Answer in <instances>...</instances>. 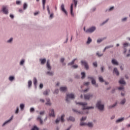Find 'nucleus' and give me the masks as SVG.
Listing matches in <instances>:
<instances>
[{"label":"nucleus","mask_w":130,"mask_h":130,"mask_svg":"<svg viewBox=\"0 0 130 130\" xmlns=\"http://www.w3.org/2000/svg\"><path fill=\"white\" fill-rule=\"evenodd\" d=\"M76 104H79V105H81L82 106V110H86V109H94V107H86L88 105L87 103L84 102H79L76 103Z\"/></svg>","instance_id":"f257e3e1"},{"label":"nucleus","mask_w":130,"mask_h":130,"mask_svg":"<svg viewBox=\"0 0 130 130\" xmlns=\"http://www.w3.org/2000/svg\"><path fill=\"white\" fill-rule=\"evenodd\" d=\"M87 119V117H82V118L81 119V122H80V125L82 126L83 125H88V126H89V127H92L93 126V123L91 122H89L88 124L86 123H84L82 121H84Z\"/></svg>","instance_id":"f03ea898"},{"label":"nucleus","mask_w":130,"mask_h":130,"mask_svg":"<svg viewBox=\"0 0 130 130\" xmlns=\"http://www.w3.org/2000/svg\"><path fill=\"white\" fill-rule=\"evenodd\" d=\"M70 99H75V94L73 93L67 94L66 97V101L67 102H70Z\"/></svg>","instance_id":"7ed1b4c3"},{"label":"nucleus","mask_w":130,"mask_h":130,"mask_svg":"<svg viewBox=\"0 0 130 130\" xmlns=\"http://www.w3.org/2000/svg\"><path fill=\"white\" fill-rule=\"evenodd\" d=\"M96 107L98 108V109L100 110H103V109H104V105L101 104V101H99L96 103Z\"/></svg>","instance_id":"20e7f679"},{"label":"nucleus","mask_w":130,"mask_h":130,"mask_svg":"<svg viewBox=\"0 0 130 130\" xmlns=\"http://www.w3.org/2000/svg\"><path fill=\"white\" fill-rule=\"evenodd\" d=\"M88 79H90L91 80V83L95 86V87H98V84H96V80L93 78V77L89 76Z\"/></svg>","instance_id":"39448f33"},{"label":"nucleus","mask_w":130,"mask_h":130,"mask_svg":"<svg viewBox=\"0 0 130 130\" xmlns=\"http://www.w3.org/2000/svg\"><path fill=\"white\" fill-rule=\"evenodd\" d=\"M81 64L84 66L86 70H89V66H88V63L85 60H82Z\"/></svg>","instance_id":"423d86ee"},{"label":"nucleus","mask_w":130,"mask_h":130,"mask_svg":"<svg viewBox=\"0 0 130 130\" xmlns=\"http://www.w3.org/2000/svg\"><path fill=\"white\" fill-rule=\"evenodd\" d=\"M91 98H93V94H92L84 95V99L86 100H89V99H91Z\"/></svg>","instance_id":"0eeeda50"},{"label":"nucleus","mask_w":130,"mask_h":130,"mask_svg":"<svg viewBox=\"0 0 130 130\" xmlns=\"http://www.w3.org/2000/svg\"><path fill=\"white\" fill-rule=\"evenodd\" d=\"M61 10L63 13H64L67 16H68V12H67V10L64 9V4H62L61 5Z\"/></svg>","instance_id":"6e6552de"},{"label":"nucleus","mask_w":130,"mask_h":130,"mask_svg":"<svg viewBox=\"0 0 130 130\" xmlns=\"http://www.w3.org/2000/svg\"><path fill=\"white\" fill-rule=\"evenodd\" d=\"M95 30H96V27L92 26L90 28H89L87 31L86 32H94V31H95Z\"/></svg>","instance_id":"1a4fd4ad"},{"label":"nucleus","mask_w":130,"mask_h":130,"mask_svg":"<svg viewBox=\"0 0 130 130\" xmlns=\"http://www.w3.org/2000/svg\"><path fill=\"white\" fill-rule=\"evenodd\" d=\"M50 116H52V117H54V110L53 109H51L50 110V114H49Z\"/></svg>","instance_id":"9d476101"},{"label":"nucleus","mask_w":130,"mask_h":130,"mask_svg":"<svg viewBox=\"0 0 130 130\" xmlns=\"http://www.w3.org/2000/svg\"><path fill=\"white\" fill-rule=\"evenodd\" d=\"M47 69L48 70V71H50V70H51V66H50V63H49V60H47Z\"/></svg>","instance_id":"9b49d317"},{"label":"nucleus","mask_w":130,"mask_h":130,"mask_svg":"<svg viewBox=\"0 0 130 130\" xmlns=\"http://www.w3.org/2000/svg\"><path fill=\"white\" fill-rule=\"evenodd\" d=\"M3 12L4 14L6 15L9 13V12H8V9H7V7H3Z\"/></svg>","instance_id":"f8f14e48"},{"label":"nucleus","mask_w":130,"mask_h":130,"mask_svg":"<svg viewBox=\"0 0 130 130\" xmlns=\"http://www.w3.org/2000/svg\"><path fill=\"white\" fill-rule=\"evenodd\" d=\"M112 63L115 66H118V62H117V61L114 59L112 60Z\"/></svg>","instance_id":"ddd939ff"},{"label":"nucleus","mask_w":130,"mask_h":130,"mask_svg":"<svg viewBox=\"0 0 130 130\" xmlns=\"http://www.w3.org/2000/svg\"><path fill=\"white\" fill-rule=\"evenodd\" d=\"M37 120H38V121H40L41 124H43V121H42V119H41V116H39L38 117Z\"/></svg>","instance_id":"4468645a"},{"label":"nucleus","mask_w":130,"mask_h":130,"mask_svg":"<svg viewBox=\"0 0 130 130\" xmlns=\"http://www.w3.org/2000/svg\"><path fill=\"white\" fill-rule=\"evenodd\" d=\"M67 120H68V121H75V119L73 117L70 116V117H69V118H67Z\"/></svg>","instance_id":"2eb2a0df"},{"label":"nucleus","mask_w":130,"mask_h":130,"mask_svg":"<svg viewBox=\"0 0 130 130\" xmlns=\"http://www.w3.org/2000/svg\"><path fill=\"white\" fill-rule=\"evenodd\" d=\"M113 73H115L117 76H119V72H118V70H117V68L114 69Z\"/></svg>","instance_id":"dca6fc26"},{"label":"nucleus","mask_w":130,"mask_h":130,"mask_svg":"<svg viewBox=\"0 0 130 130\" xmlns=\"http://www.w3.org/2000/svg\"><path fill=\"white\" fill-rule=\"evenodd\" d=\"M73 6H74L73 4H71V16H72V17H74L75 16V15L73 13Z\"/></svg>","instance_id":"f3484780"},{"label":"nucleus","mask_w":130,"mask_h":130,"mask_svg":"<svg viewBox=\"0 0 130 130\" xmlns=\"http://www.w3.org/2000/svg\"><path fill=\"white\" fill-rule=\"evenodd\" d=\"M67 90V87H61L60 88V91H61V92H66Z\"/></svg>","instance_id":"a211bd4d"},{"label":"nucleus","mask_w":130,"mask_h":130,"mask_svg":"<svg viewBox=\"0 0 130 130\" xmlns=\"http://www.w3.org/2000/svg\"><path fill=\"white\" fill-rule=\"evenodd\" d=\"M119 84L121 85H124L125 84V81L123 80V79H121L119 81Z\"/></svg>","instance_id":"6ab92c4d"},{"label":"nucleus","mask_w":130,"mask_h":130,"mask_svg":"<svg viewBox=\"0 0 130 130\" xmlns=\"http://www.w3.org/2000/svg\"><path fill=\"white\" fill-rule=\"evenodd\" d=\"M73 111H74V112H76L77 113H78V114H84V113H83V112L78 111L75 109H73Z\"/></svg>","instance_id":"aec40b11"},{"label":"nucleus","mask_w":130,"mask_h":130,"mask_svg":"<svg viewBox=\"0 0 130 130\" xmlns=\"http://www.w3.org/2000/svg\"><path fill=\"white\" fill-rule=\"evenodd\" d=\"M40 61H41V64H44L46 62V59H40Z\"/></svg>","instance_id":"412c9836"},{"label":"nucleus","mask_w":130,"mask_h":130,"mask_svg":"<svg viewBox=\"0 0 130 130\" xmlns=\"http://www.w3.org/2000/svg\"><path fill=\"white\" fill-rule=\"evenodd\" d=\"M123 120H124V118H119L116 120V122L118 123V122H121V121H123Z\"/></svg>","instance_id":"4be33fe9"},{"label":"nucleus","mask_w":130,"mask_h":130,"mask_svg":"<svg viewBox=\"0 0 130 130\" xmlns=\"http://www.w3.org/2000/svg\"><path fill=\"white\" fill-rule=\"evenodd\" d=\"M106 39V38H104L103 39H98V41H97V43H100L101 42H102L103 41V40Z\"/></svg>","instance_id":"5701e85b"},{"label":"nucleus","mask_w":130,"mask_h":130,"mask_svg":"<svg viewBox=\"0 0 130 130\" xmlns=\"http://www.w3.org/2000/svg\"><path fill=\"white\" fill-rule=\"evenodd\" d=\"M76 60H77V59L76 58L74 59V60H73L72 62L68 63V66H73V64L75 63V61H76Z\"/></svg>","instance_id":"b1692460"},{"label":"nucleus","mask_w":130,"mask_h":130,"mask_svg":"<svg viewBox=\"0 0 130 130\" xmlns=\"http://www.w3.org/2000/svg\"><path fill=\"white\" fill-rule=\"evenodd\" d=\"M64 116H65L64 114L62 115L61 116L60 120L62 122H63L64 121Z\"/></svg>","instance_id":"393cba45"},{"label":"nucleus","mask_w":130,"mask_h":130,"mask_svg":"<svg viewBox=\"0 0 130 130\" xmlns=\"http://www.w3.org/2000/svg\"><path fill=\"white\" fill-rule=\"evenodd\" d=\"M91 42H92V39L90 37H88L87 41L86 42V44H90V43Z\"/></svg>","instance_id":"a878e982"},{"label":"nucleus","mask_w":130,"mask_h":130,"mask_svg":"<svg viewBox=\"0 0 130 130\" xmlns=\"http://www.w3.org/2000/svg\"><path fill=\"white\" fill-rule=\"evenodd\" d=\"M50 90L49 89H47L43 92L44 95H48V93H49Z\"/></svg>","instance_id":"bb28decb"},{"label":"nucleus","mask_w":130,"mask_h":130,"mask_svg":"<svg viewBox=\"0 0 130 130\" xmlns=\"http://www.w3.org/2000/svg\"><path fill=\"white\" fill-rule=\"evenodd\" d=\"M46 100H47V103H46V105H51V103H50V100L49 99H47Z\"/></svg>","instance_id":"cd10ccee"},{"label":"nucleus","mask_w":130,"mask_h":130,"mask_svg":"<svg viewBox=\"0 0 130 130\" xmlns=\"http://www.w3.org/2000/svg\"><path fill=\"white\" fill-rule=\"evenodd\" d=\"M34 84L35 86H36V85H37V79H36V78H34Z\"/></svg>","instance_id":"c85d7f7f"},{"label":"nucleus","mask_w":130,"mask_h":130,"mask_svg":"<svg viewBox=\"0 0 130 130\" xmlns=\"http://www.w3.org/2000/svg\"><path fill=\"white\" fill-rule=\"evenodd\" d=\"M12 119H13V116L11 117V118L10 119L8 120L6 122H5L3 124V126H4V125H5V124H7V123H8V122H10V121L11 120H12Z\"/></svg>","instance_id":"c756f323"},{"label":"nucleus","mask_w":130,"mask_h":130,"mask_svg":"<svg viewBox=\"0 0 130 130\" xmlns=\"http://www.w3.org/2000/svg\"><path fill=\"white\" fill-rule=\"evenodd\" d=\"M81 75L82 76L81 77L82 79H84V78L86 77V74L84 72H82Z\"/></svg>","instance_id":"7c9ffc66"},{"label":"nucleus","mask_w":130,"mask_h":130,"mask_svg":"<svg viewBox=\"0 0 130 130\" xmlns=\"http://www.w3.org/2000/svg\"><path fill=\"white\" fill-rule=\"evenodd\" d=\"M31 85H32V81H31V80L28 81V88H30V87H31Z\"/></svg>","instance_id":"2f4dec72"},{"label":"nucleus","mask_w":130,"mask_h":130,"mask_svg":"<svg viewBox=\"0 0 130 130\" xmlns=\"http://www.w3.org/2000/svg\"><path fill=\"white\" fill-rule=\"evenodd\" d=\"M28 7V5H27V4L24 3L23 4V9L24 10H26L27 9V7Z\"/></svg>","instance_id":"473e14b6"},{"label":"nucleus","mask_w":130,"mask_h":130,"mask_svg":"<svg viewBox=\"0 0 130 130\" xmlns=\"http://www.w3.org/2000/svg\"><path fill=\"white\" fill-rule=\"evenodd\" d=\"M110 47H113V46H109L106 47L104 49V51H105V50H106L107 49H108V48H110Z\"/></svg>","instance_id":"72a5a7b5"},{"label":"nucleus","mask_w":130,"mask_h":130,"mask_svg":"<svg viewBox=\"0 0 130 130\" xmlns=\"http://www.w3.org/2000/svg\"><path fill=\"white\" fill-rule=\"evenodd\" d=\"M100 82H101L102 83L104 82V80H103V78L102 77H99V78Z\"/></svg>","instance_id":"f704fd0d"},{"label":"nucleus","mask_w":130,"mask_h":130,"mask_svg":"<svg viewBox=\"0 0 130 130\" xmlns=\"http://www.w3.org/2000/svg\"><path fill=\"white\" fill-rule=\"evenodd\" d=\"M47 74L49 75V76H53V73L51 72H47Z\"/></svg>","instance_id":"c9c22d12"},{"label":"nucleus","mask_w":130,"mask_h":130,"mask_svg":"<svg viewBox=\"0 0 130 130\" xmlns=\"http://www.w3.org/2000/svg\"><path fill=\"white\" fill-rule=\"evenodd\" d=\"M74 1V5H75V7H77V5H78V1L77 0H73Z\"/></svg>","instance_id":"e433bc0d"},{"label":"nucleus","mask_w":130,"mask_h":130,"mask_svg":"<svg viewBox=\"0 0 130 130\" xmlns=\"http://www.w3.org/2000/svg\"><path fill=\"white\" fill-rule=\"evenodd\" d=\"M123 47H127L128 46V43H125L123 44Z\"/></svg>","instance_id":"4c0bfd02"},{"label":"nucleus","mask_w":130,"mask_h":130,"mask_svg":"<svg viewBox=\"0 0 130 130\" xmlns=\"http://www.w3.org/2000/svg\"><path fill=\"white\" fill-rule=\"evenodd\" d=\"M31 130H39V128H38L37 126H35L32 128H31Z\"/></svg>","instance_id":"58836bf2"},{"label":"nucleus","mask_w":130,"mask_h":130,"mask_svg":"<svg viewBox=\"0 0 130 130\" xmlns=\"http://www.w3.org/2000/svg\"><path fill=\"white\" fill-rule=\"evenodd\" d=\"M20 107L21 110H23V109H24V107H25V106L24 105V104H21Z\"/></svg>","instance_id":"ea45409f"},{"label":"nucleus","mask_w":130,"mask_h":130,"mask_svg":"<svg viewBox=\"0 0 130 130\" xmlns=\"http://www.w3.org/2000/svg\"><path fill=\"white\" fill-rule=\"evenodd\" d=\"M121 104H124V103H125V99H124L123 100H122L121 102H120Z\"/></svg>","instance_id":"a19ab883"},{"label":"nucleus","mask_w":130,"mask_h":130,"mask_svg":"<svg viewBox=\"0 0 130 130\" xmlns=\"http://www.w3.org/2000/svg\"><path fill=\"white\" fill-rule=\"evenodd\" d=\"M117 104V103H116L115 104L113 105L112 106H110L109 107V108H113V107H115V106H116Z\"/></svg>","instance_id":"79ce46f5"},{"label":"nucleus","mask_w":130,"mask_h":130,"mask_svg":"<svg viewBox=\"0 0 130 130\" xmlns=\"http://www.w3.org/2000/svg\"><path fill=\"white\" fill-rule=\"evenodd\" d=\"M96 55H98V56H99V57H100L101 56H102V55H103V54H100L99 52H98L96 53Z\"/></svg>","instance_id":"37998d69"},{"label":"nucleus","mask_w":130,"mask_h":130,"mask_svg":"<svg viewBox=\"0 0 130 130\" xmlns=\"http://www.w3.org/2000/svg\"><path fill=\"white\" fill-rule=\"evenodd\" d=\"M14 79H15V78L13 76H11L9 77L10 81H13Z\"/></svg>","instance_id":"c03bdc74"},{"label":"nucleus","mask_w":130,"mask_h":130,"mask_svg":"<svg viewBox=\"0 0 130 130\" xmlns=\"http://www.w3.org/2000/svg\"><path fill=\"white\" fill-rule=\"evenodd\" d=\"M93 66H94V67H95V68H97V67H98L97 62H93Z\"/></svg>","instance_id":"a18cd8bd"},{"label":"nucleus","mask_w":130,"mask_h":130,"mask_svg":"<svg viewBox=\"0 0 130 130\" xmlns=\"http://www.w3.org/2000/svg\"><path fill=\"white\" fill-rule=\"evenodd\" d=\"M24 62H25V61L24 60H22L21 61H20V64L21 66H23V64H24Z\"/></svg>","instance_id":"49530a36"},{"label":"nucleus","mask_w":130,"mask_h":130,"mask_svg":"<svg viewBox=\"0 0 130 130\" xmlns=\"http://www.w3.org/2000/svg\"><path fill=\"white\" fill-rule=\"evenodd\" d=\"M47 10L48 11V14H50V10H49V6H47Z\"/></svg>","instance_id":"de8ad7c7"},{"label":"nucleus","mask_w":130,"mask_h":130,"mask_svg":"<svg viewBox=\"0 0 130 130\" xmlns=\"http://www.w3.org/2000/svg\"><path fill=\"white\" fill-rule=\"evenodd\" d=\"M54 94H58V89H55L54 92Z\"/></svg>","instance_id":"09e8293b"},{"label":"nucleus","mask_w":130,"mask_h":130,"mask_svg":"<svg viewBox=\"0 0 130 130\" xmlns=\"http://www.w3.org/2000/svg\"><path fill=\"white\" fill-rule=\"evenodd\" d=\"M60 120V118H59V119H58V118L56 119V121H55L56 123H58V122H59Z\"/></svg>","instance_id":"8fccbe9b"},{"label":"nucleus","mask_w":130,"mask_h":130,"mask_svg":"<svg viewBox=\"0 0 130 130\" xmlns=\"http://www.w3.org/2000/svg\"><path fill=\"white\" fill-rule=\"evenodd\" d=\"M72 68H74V69H78V65H73L72 66Z\"/></svg>","instance_id":"3c124183"},{"label":"nucleus","mask_w":130,"mask_h":130,"mask_svg":"<svg viewBox=\"0 0 130 130\" xmlns=\"http://www.w3.org/2000/svg\"><path fill=\"white\" fill-rule=\"evenodd\" d=\"M34 111H35L34 108H31L30 109V112H34Z\"/></svg>","instance_id":"603ef678"},{"label":"nucleus","mask_w":130,"mask_h":130,"mask_svg":"<svg viewBox=\"0 0 130 130\" xmlns=\"http://www.w3.org/2000/svg\"><path fill=\"white\" fill-rule=\"evenodd\" d=\"M12 41H13V38H11L9 40L7 41V42L10 43V42H12Z\"/></svg>","instance_id":"864d4df0"},{"label":"nucleus","mask_w":130,"mask_h":130,"mask_svg":"<svg viewBox=\"0 0 130 130\" xmlns=\"http://www.w3.org/2000/svg\"><path fill=\"white\" fill-rule=\"evenodd\" d=\"M118 90H123L124 89V87L123 86H121V87H119V88H118Z\"/></svg>","instance_id":"5fc2aeb1"},{"label":"nucleus","mask_w":130,"mask_h":130,"mask_svg":"<svg viewBox=\"0 0 130 130\" xmlns=\"http://www.w3.org/2000/svg\"><path fill=\"white\" fill-rule=\"evenodd\" d=\"M109 19H107L105 22H104L102 24V25H104V24H105L106 23H107V22H108V20H109Z\"/></svg>","instance_id":"6e6d98bb"},{"label":"nucleus","mask_w":130,"mask_h":130,"mask_svg":"<svg viewBox=\"0 0 130 130\" xmlns=\"http://www.w3.org/2000/svg\"><path fill=\"white\" fill-rule=\"evenodd\" d=\"M40 89H42V88H43V84H40Z\"/></svg>","instance_id":"4d7b16f0"},{"label":"nucleus","mask_w":130,"mask_h":130,"mask_svg":"<svg viewBox=\"0 0 130 130\" xmlns=\"http://www.w3.org/2000/svg\"><path fill=\"white\" fill-rule=\"evenodd\" d=\"M40 115H43L44 114V111H42L40 112Z\"/></svg>","instance_id":"13d9d810"},{"label":"nucleus","mask_w":130,"mask_h":130,"mask_svg":"<svg viewBox=\"0 0 130 130\" xmlns=\"http://www.w3.org/2000/svg\"><path fill=\"white\" fill-rule=\"evenodd\" d=\"M60 61L61 62H63V61H64V58H61Z\"/></svg>","instance_id":"bf43d9fd"},{"label":"nucleus","mask_w":130,"mask_h":130,"mask_svg":"<svg viewBox=\"0 0 130 130\" xmlns=\"http://www.w3.org/2000/svg\"><path fill=\"white\" fill-rule=\"evenodd\" d=\"M21 4V1H16V5H20Z\"/></svg>","instance_id":"052dcab7"},{"label":"nucleus","mask_w":130,"mask_h":130,"mask_svg":"<svg viewBox=\"0 0 130 130\" xmlns=\"http://www.w3.org/2000/svg\"><path fill=\"white\" fill-rule=\"evenodd\" d=\"M43 10H45V4H43Z\"/></svg>","instance_id":"680f3d73"},{"label":"nucleus","mask_w":130,"mask_h":130,"mask_svg":"<svg viewBox=\"0 0 130 130\" xmlns=\"http://www.w3.org/2000/svg\"><path fill=\"white\" fill-rule=\"evenodd\" d=\"M114 9V7H112L109 9V11H112Z\"/></svg>","instance_id":"e2e57ef3"},{"label":"nucleus","mask_w":130,"mask_h":130,"mask_svg":"<svg viewBox=\"0 0 130 130\" xmlns=\"http://www.w3.org/2000/svg\"><path fill=\"white\" fill-rule=\"evenodd\" d=\"M127 18H126V17H125L124 18H123L122 19V21H123V22H124V21H125L126 20H127Z\"/></svg>","instance_id":"0e129e2a"},{"label":"nucleus","mask_w":130,"mask_h":130,"mask_svg":"<svg viewBox=\"0 0 130 130\" xmlns=\"http://www.w3.org/2000/svg\"><path fill=\"white\" fill-rule=\"evenodd\" d=\"M10 18H11V19H14V15L10 14Z\"/></svg>","instance_id":"69168bd1"},{"label":"nucleus","mask_w":130,"mask_h":130,"mask_svg":"<svg viewBox=\"0 0 130 130\" xmlns=\"http://www.w3.org/2000/svg\"><path fill=\"white\" fill-rule=\"evenodd\" d=\"M40 102H42V103H44V100H43V99H40Z\"/></svg>","instance_id":"338daca9"},{"label":"nucleus","mask_w":130,"mask_h":130,"mask_svg":"<svg viewBox=\"0 0 130 130\" xmlns=\"http://www.w3.org/2000/svg\"><path fill=\"white\" fill-rule=\"evenodd\" d=\"M19 112V108H17L16 111L15 112V113H18Z\"/></svg>","instance_id":"774afa93"}]
</instances>
